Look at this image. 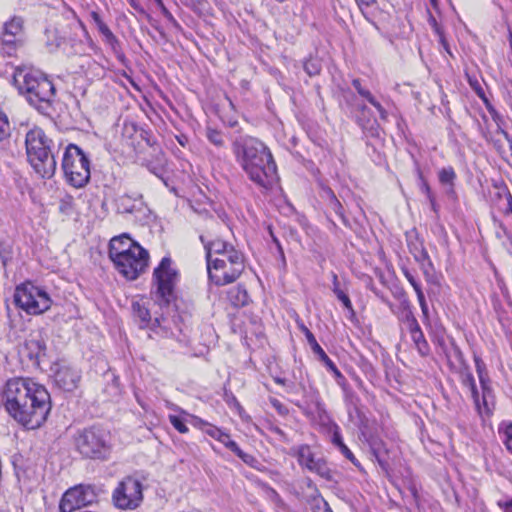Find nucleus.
<instances>
[{
    "label": "nucleus",
    "instance_id": "nucleus-1",
    "mask_svg": "<svg viewBox=\"0 0 512 512\" xmlns=\"http://www.w3.org/2000/svg\"><path fill=\"white\" fill-rule=\"evenodd\" d=\"M5 410L26 429H37L47 420L51 399L47 389L30 378L15 377L7 380L3 389Z\"/></svg>",
    "mask_w": 512,
    "mask_h": 512
},
{
    "label": "nucleus",
    "instance_id": "nucleus-2",
    "mask_svg": "<svg viewBox=\"0 0 512 512\" xmlns=\"http://www.w3.org/2000/svg\"><path fill=\"white\" fill-rule=\"evenodd\" d=\"M232 150L248 178L257 186L268 190L277 181V166L269 148L260 140L240 136L232 143Z\"/></svg>",
    "mask_w": 512,
    "mask_h": 512
},
{
    "label": "nucleus",
    "instance_id": "nucleus-3",
    "mask_svg": "<svg viewBox=\"0 0 512 512\" xmlns=\"http://www.w3.org/2000/svg\"><path fill=\"white\" fill-rule=\"evenodd\" d=\"M13 82L27 100L39 107L42 103H50L55 96V87L48 77L40 70L30 66L17 67L13 74Z\"/></svg>",
    "mask_w": 512,
    "mask_h": 512
},
{
    "label": "nucleus",
    "instance_id": "nucleus-4",
    "mask_svg": "<svg viewBox=\"0 0 512 512\" xmlns=\"http://www.w3.org/2000/svg\"><path fill=\"white\" fill-rule=\"evenodd\" d=\"M29 163L42 178H51L56 171L54 143L39 127L30 129L25 138Z\"/></svg>",
    "mask_w": 512,
    "mask_h": 512
},
{
    "label": "nucleus",
    "instance_id": "nucleus-5",
    "mask_svg": "<svg viewBox=\"0 0 512 512\" xmlns=\"http://www.w3.org/2000/svg\"><path fill=\"white\" fill-rule=\"evenodd\" d=\"M74 443L77 451L90 459H107L112 447L110 433L96 426L79 430Z\"/></svg>",
    "mask_w": 512,
    "mask_h": 512
},
{
    "label": "nucleus",
    "instance_id": "nucleus-6",
    "mask_svg": "<svg viewBox=\"0 0 512 512\" xmlns=\"http://www.w3.org/2000/svg\"><path fill=\"white\" fill-rule=\"evenodd\" d=\"M62 169L67 182L75 188L84 187L90 180V160L75 144L66 147Z\"/></svg>",
    "mask_w": 512,
    "mask_h": 512
},
{
    "label": "nucleus",
    "instance_id": "nucleus-7",
    "mask_svg": "<svg viewBox=\"0 0 512 512\" xmlns=\"http://www.w3.org/2000/svg\"><path fill=\"white\" fill-rule=\"evenodd\" d=\"M229 253L215 257L207 264L209 279L218 286L234 282L244 270L242 253L237 250H230Z\"/></svg>",
    "mask_w": 512,
    "mask_h": 512
},
{
    "label": "nucleus",
    "instance_id": "nucleus-8",
    "mask_svg": "<svg viewBox=\"0 0 512 512\" xmlns=\"http://www.w3.org/2000/svg\"><path fill=\"white\" fill-rule=\"evenodd\" d=\"M14 301L21 309L33 315L44 313L52 304V300L46 290L35 286L31 282L17 286Z\"/></svg>",
    "mask_w": 512,
    "mask_h": 512
},
{
    "label": "nucleus",
    "instance_id": "nucleus-9",
    "mask_svg": "<svg viewBox=\"0 0 512 512\" xmlns=\"http://www.w3.org/2000/svg\"><path fill=\"white\" fill-rule=\"evenodd\" d=\"M153 279L156 286L155 300L160 305H168L174 298V288L178 280V273L172 267L169 257H164L154 269Z\"/></svg>",
    "mask_w": 512,
    "mask_h": 512
},
{
    "label": "nucleus",
    "instance_id": "nucleus-10",
    "mask_svg": "<svg viewBox=\"0 0 512 512\" xmlns=\"http://www.w3.org/2000/svg\"><path fill=\"white\" fill-rule=\"evenodd\" d=\"M143 484L132 476L120 481L112 493V501L120 510H135L142 504Z\"/></svg>",
    "mask_w": 512,
    "mask_h": 512
},
{
    "label": "nucleus",
    "instance_id": "nucleus-11",
    "mask_svg": "<svg viewBox=\"0 0 512 512\" xmlns=\"http://www.w3.org/2000/svg\"><path fill=\"white\" fill-rule=\"evenodd\" d=\"M149 253L144 248L132 249V252L125 254L115 260V269L127 280L137 279L148 267Z\"/></svg>",
    "mask_w": 512,
    "mask_h": 512
},
{
    "label": "nucleus",
    "instance_id": "nucleus-12",
    "mask_svg": "<svg viewBox=\"0 0 512 512\" xmlns=\"http://www.w3.org/2000/svg\"><path fill=\"white\" fill-rule=\"evenodd\" d=\"M96 494L91 486L78 485L67 490L60 501L61 512H73L95 501Z\"/></svg>",
    "mask_w": 512,
    "mask_h": 512
},
{
    "label": "nucleus",
    "instance_id": "nucleus-13",
    "mask_svg": "<svg viewBox=\"0 0 512 512\" xmlns=\"http://www.w3.org/2000/svg\"><path fill=\"white\" fill-rule=\"evenodd\" d=\"M1 41L3 52L8 56H12L17 48L23 45L24 30L22 18L13 17L4 24Z\"/></svg>",
    "mask_w": 512,
    "mask_h": 512
},
{
    "label": "nucleus",
    "instance_id": "nucleus-14",
    "mask_svg": "<svg viewBox=\"0 0 512 512\" xmlns=\"http://www.w3.org/2000/svg\"><path fill=\"white\" fill-rule=\"evenodd\" d=\"M297 459L299 464L309 471L316 473L326 480L332 479L331 469L327 462L323 458H316L309 446L302 445L298 448Z\"/></svg>",
    "mask_w": 512,
    "mask_h": 512
},
{
    "label": "nucleus",
    "instance_id": "nucleus-15",
    "mask_svg": "<svg viewBox=\"0 0 512 512\" xmlns=\"http://www.w3.org/2000/svg\"><path fill=\"white\" fill-rule=\"evenodd\" d=\"M80 380V371L70 366H60L54 374L56 385L64 391L75 390Z\"/></svg>",
    "mask_w": 512,
    "mask_h": 512
},
{
    "label": "nucleus",
    "instance_id": "nucleus-16",
    "mask_svg": "<svg viewBox=\"0 0 512 512\" xmlns=\"http://www.w3.org/2000/svg\"><path fill=\"white\" fill-rule=\"evenodd\" d=\"M46 344L42 332L39 330L32 331L26 338L22 353L30 360H38L45 355Z\"/></svg>",
    "mask_w": 512,
    "mask_h": 512
},
{
    "label": "nucleus",
    "instance_id": "nucleus-17",
    "mask_svg": "<svg viewBox=\"0 0 512 512\" xmlns=\"http://www.w3.org/2000/svg\"><path fill=\"white\" fill-rule=\"evenodd\" d=\"M143 248L127 234L115 236L109 243V258L111 261L132 252V249Z\"/></svg>",
    "mask_w": 512,
    "mask_h": 512
},
{
    "label": "nucleus",
    "instance_id": "nucleus-18",
    "mask_svg": "<svg viewBox=\"0 0 512 512\" xmlns=\"http://www.w3.org/2000/svg\"><path fill=\"white\" fill-rule=\"evenodd\" d=\"M302 330L305 334V337H306L311 349L313 350V352L315 354H317L319 356V359L324 363V365L328 368V370H330L335 375V377L337 379H343L344 378L343 375L338 370V368L336 367L334 362L327 356L325 351L318 344L313 333L306 327H303Z\"/></svg>",
    "mask_w": 512,
    "mask_h": 512
},
{
    "label": "nucleus",
    "instance_id": "nucleus-19",
    "mask_svg": "<svg viewBox=\"0 0 512 512\" xmlns=\"http://www.w3.org/2000/svg\"><path fill=\"white\" fill-rule=\"evenodd\" d=\"M200 240L204 243L207 264L215 260V257H223V254H230V250H236L232 245L220 239L206 243L204 237L201 236Z\"/></svg>",
    "mask_w": 512,
    "mask_h": 512
},
{
    "label": "nucleus",
    "instance_id": "nucleus-20",
    "mask_svg": "<svg viewBox=\"0 0 512 512\" xmlns=\"http://www.w3.org/2000/svg\"><path fill=\"white\" fill-rule=\"evenodd\" d=\"M132 314L140 328L148 327L152 320L150 311L143 299L132 302Z\"/></svg>",
    "mask_w": 512,
    "mask_h": 512
},
{
    "label": "nucleus",
    "instance_id": "nucleus-21",
    "mask_svg": "<svg viewBox=\"0 0 512 512\" xmlns=\"http://www.w3.org/2000/svg\"><path fill=\"white\" fill-rule=\"evenodd\" d=\"M474 361L476 372L478 374V378L483 391V403L484 406H486V398L491 394L490 379L487 373L485 363L479 357H475Z\"/></svg>",
    "mask_w": 512,
    "mask_h": 512
},
{
    "label": "nucleus",
    "instance_id": "nucleus-22",
    "mask_svg": "<svg viewBox=\"0 0 512 512\" xmlns=\"http://www.w3.org/2000/svg\"><path fill=\"white\" fill-rule=\"evenodd\" d=\"M352 85L357 90V92L359 93L360 96L365 98L372 106H374L377 109V111L379 112L380 117L382 119L387 118L386 110L383 108V106L380 104V102H378L375 99V97L371 94V92L369 90L362 87L359 79H354L352 81Z\"/></svg>",
    "mask_w": 512,
    "mask_h": 512
},
{
    "label": "nucleus",
    "instance_id": "nucleus-23",
    "mask_svg": "<svg viewBox=\"0 0 512 512\" xmlns=\"http://www.w3.org/2000/svg\"><path fill=\"white\" fill-rule=\"evenodd\" d=\"M228 299L236 307H243L249 303V295L242 286L231 288L228 291Z\"/></svg>",
    "mask_w": 512,
    "mask_h": 512
},
{
    "label": "nucleus",
    "instance_id": "nucleus-24",
    "mask_svg": "<svg viewBox=\"0 0 512 512\" xmlns=\"http://www.w3.org/2000/svg\"><path fill=\"white\" fill-rule=\"evenodd\" d=\"M321 197L328 202L329 207L338 214L342 219L343 217V207L340 201L337 199L335 193L329 187H325L322 190Z\"/></svg>",
    "mask_w": 512,
    "mask_h": 512
},
{
    "label": "nucleus",
    "instance_id": "nucleus-25",
    "mask_svg": "<svg viewBox=\"0 0 512 512\" xmlns=\"http://www.w3.org/2000/svg\"><path fill=\"white\" fill-rule=\"evenodd\" d=\"M409 332L411 334V338H412L418 352L422 356H426L429 353V345L424 337V334H423L420 326L417 327L416 329L410 330Z\"/></svg>",
    "mask_w": 512,
    "mask_h": 512
},
{
    "label": "nucleus",
    "instance_id": "nucleus-26",
    "mask_svg": "<svg viewBox=\"0 0 512 512\" xmlns=\"http://www.w3.org/2000/svg\"><path fill=\"white\" fill-rule=\"evenodd\" d=\"M498 432L506 449L512 453V422H502Z\"/></svg>",
    "mask_w": 512,
    "mask_h": 512
},
{
    "label": "nucleus",
    "instance_id": "nucleus-27",
    "mask_svg": "<svg viewBox=\"0 0 512 512\" xmlns=\"http://www.w3.org/2000/svg\"><path fill=\"white\" fill-rule=\"evenodd\" d=\"M333 279V292L337 298L342 302L344 307L353 313V306L347 294H345L339 287L338 277L335 273H332Z\"/></svg>",
    "mask_w": 512,
    "mask_h": 512
},
{
    "label": "nucleus",
    "instance_id": "nucleus-28",
    "mask_svg": "<svg viewBox=\"0 0 512 512\" xmlns=\"http://www.w3.org/2000/svg\"><path fill=\"white\" fill-rule=\"evenodd\" d=\"M463 384L467 386L470 391L472 398L474 400V404L479 412H481V406H480V399H479V393L476 387L475 379L472 376V374H467L463 379Z\"/></svg>",
    "mask_w": 512,
    "mask_h": 512
},
{
    "label": "nucleus",
    "instance_id": "nucleus-29",
    "mask_svg": "<svg viewBox=\"0 0 512 512\" xmlns=\"http://www.w3.org/2000/svg\"><path fill=\"white\" fill-rule=\"evenodd\" d=\"M99 32L103 35L105 42L114 50L116 51L117 47L119 46V42L113 32L110 30V28L105 24H101L98 27Z\"/></svg>",
    "mask_w": 512,
    "mask_h": 512
},
{
    "label": "nucleus",
    "instance_id": "nucleus-30",
    "mask_svg": "<svg viewBox=\"0 0 512 512\" xmlns=\"http://www.w3.org/2000/svg\"><path fill=\"white\" fill-rule=\"evenodd\" d=\"M438 178L441 184L453 187L456 173L452 167H445L439 171Z\"/></svg>",
    "mask_w": 512,
    "mask_h": 512
},
{
    "label": "nucleus",
    "instance_id": "nucleus-31",
    "mask_svg": "<svg viewBox=\"0 0 512 512\" xmlns=\"http://www.w3.org/2000/svg\"><path fill=\"white\" fill-rule=\"evenodd\" d=\"M206 136L210 143L216 147H222L225 143L223 134L215 129L207 128Z\"/></svg>",
    "mask_w": 512,
    "mask_h": 512
},
{
    "label": "nucleus",
    "instance_id": "nucleus-32",
    "mask_svg": "<svg viewBox=\"0 0 512 512\" xmlns=\"http://www.w3.org/2000/svg\"><path fill=\"white\" fill-rule=\"evenodd\" d=\"M305 72L309 76H315L318 75L321 71V64L316 59H308L303 64Z\"/></svg>",
    "mask_w": 512,
    "mask_h": 512
},
{
    "label": "nucleus",
    "instance_id": "nucleus-33",
    "mask_svg": "<svg viewBox=\"0 0 512 512\" xmlns=\"http://www.w3.org/2000/svg\"><path fill=\"white\" fill-rule=\"evenodd\" d=\"M10 135V124L7 115L0 110V141H3Z\"/></svg>",
    "mask_w": 512,
    "mask_h": 512
},
{
    "label": "nucleus",
    "instance_id": "nucleus-34",
    "mask_svg": "<svg viewBox=\"0 0 512 512\" xmlns=\"http://www.w3.org/2000/svg\"><path fill=\"white\" fill-rule=\"evenodd\" d=\"M486 108L489 114L491 115L493 121L497 125V132L501 134V130H504L502 128L503 117L496 111V109L489 102L486 103Z\"/></svg>",
    "mask_w": 512,
    "mask_h": 512
},
{
    "label": "nucleus",
    "instance_id": "nucleus-35",
    "mask_svg": "<svg viewBox=\"0 0 512 512\" xmlns=\"http://www.w3.org/2000/svg\"><path fill=\"white\" fill-rule=\"evenodd\" d=\"M169 422L179 433L185 434L189 431L184 421L176 415H169Z\"/></svg>",
    "mask_w": 512,
    "mask_h": 512
},
{
    "label": "nucleus",
    "instance_id": "nucleus-36",
    "mask_svg": "<svg viewBox=\"0 0 512 512\" xmlns=\"http://www.w3.org/2000/svg\"><path fill=\"white\" fill-rule=\"evenodd\" d=\"M469 84L471 86V88L475 91V93L477 94V96L482 99L484 101V103L486 104L488 101L486 95H485V92L482 88V86L480 85V83L478 82V80L476 79H471L469 78Z\"/></svg>",
    "mask_w": 512,
    "mask_h": 512
},
{
    "label": "nucleus",
    "instance_id": "nucleus-37",
    "mask_svg": "<svg viewBox=\"0 0 512 512\" xmlns=\"http://www.w3.org/2000/svg\"><path fill=\"white\" fill-rule=\"evenodd\" d=\"M403 273H404V276L407 279V281L413 287L416 295L423 292L420 283L416 280V278L413 276V274L409 270H404Z\"/></svg>",
    "mask_w": 512,
    "mask_h": 512
},
{
    "label": "nucleus",
    "instance_id": "nucleus-38",
    "mask_svg": "<svg viewBox=\"0 0 512 512\" xmlns=\"http://www.w3.org/2000/svg\"><path fill=\"white\" fill-rule=\"evenodd\" d=\"M418 173H419V178H420V181H421V190L427 195V197L429 198V200H430V202L432 204L433 209H435L434 198L432 196L429 184L423 178L422 172L419 171Z\"/></svg>",
    "mask_w": 512,
    "mask_h": 512
},
{
    "label": "nucleus",
    "instance_id": "nucleus-39",
    "mask_svg": "<svg viewBox=\"0 0 512 512\" xmlns=\"http://www.w3.org/2000/svg\"><path fill=\"white\" fill-rule=\"evenodd\" d=\"M405 323H406L407 328H408L409 331L419 327V324H418L415 316L413 315V313L411 311H409L406 314V316H405Z\"/></svg>",
    "mask_w": 512,
    "mask_h": 512
},
{
    "label": "nucleus",
    "instance_id": "nucleus-40",
    "mask_svg": "<svg viewBox=\"0 0 512 512\" xmlns=\"http://www.w3.org/2000/svg\"><path fill=\"white\" fill-rule=\"evenodd\" d=\"M203 432L217 440V438L220 437L222 430L209 423L208 425H206Z\"/></svg>",
    "mask_w": 512,
    "mask_h": 512
},
{
    "label": "nucleus",
    "instance_id": "nucleus-41",
    "mask_svg": "<svg viewBox=\"0 0 512 512\" xmlns=\"http://www.w3.org/2000/svg\"><path fill=\"white\" fill-rule=\"evenodd\" d=\"M417 299H418V302H419V305H420L421 311H422V313H423V316H424L426 319H428L429 311H428V305H427V303H426L424 293H423V292H421V293L417 294Z\"/></svg>",
    "mask_w": 512,
    "mask_h": 512
},
{
    "label": "nucleus",
    "instance_id": "nucleus-42",
    "mask_svg": "<svg viewBox=\"0 0 512 512\" xmlns=\"http://www.w3.org/2000/svg\"><path fill=\"white\" fill-rule=\"evenodd\" d=\"M131 200V197L128 196V195H124L122 196L119 201H120V205L123 207V211L124 212H127V213H132L135 209V205H131V206H125V202H129Z\"/></svg>",
    "mask_w": 512,
    "mask_h": 512
},
{
    "label": "nucleus",
    "instance_id": "nucleus-43",
    "mask_svg": "<svg viewBox=\"0 0 512 512\" xmlns=\"http://www.w3.org/2000/svg\"><path fill=\"white\" fill-rule=\"evenodd\" d=\"M238 457L243 461L245 462L246 464L250 465V466H253L255 462H257V460L255 459L254 456L250 455V454H247L245 453L244 451H241V454L238 455Z\"/></svg>",
    "mask_w": 512,
    "mask_h": 512
},
{
    "label": "nucleus",
    "instance_id": "nucleus-44",
    "mask_svg": "<svg viewBox=\"0 0 512 512\" xmlns=\"http://www.w3.org/2000/svg\"><path fill=\"white\" fill-rule=\"evenodd\" d=\"M341 453L347 458L349 459L352 463L355 464V457L353 455V453L349 450V448L344 444V443H341V446L339 447Z\"/></svg>",
    "mask_w": 512,
    "mask_h": 512
},
{
    "label": "nucleus",
    "instance_id": "nucleus-45",
    "mask_svg": "<svg viewBox=\"0 0 512 512\" xmlns=\"http://www.w3.org/2000/svg\"><path fill=\"white\" fill-rule=\"evenodd\" d=\"M191 418H192V424H193L195 427H197V428L201 429L202 431H204V429H205L206 425H208V424H209L208 422H206V421L202 420L201 418H199V417H197V416H191Z\"/></svg>",
    "mask_w": 512,
    "mask_h": 512
},
{
    "label": "nucleus",
    "instance_id": "nucleus-46",
    "mask_svg": "<svg viewBox=\"0 0 512 512\" xmlns=\"http://www.w3.org/2000/svg\"><path fill=\"white\" fill-rule=\"evenodd\" d=\"M332 442L338 448L341 446V443H344L342 441V436H341V434L339 432V428L337 426L335 427V430H334L333 435H332Z\"/></svg>",
    "mask_w": 512,
    "mask_h": 512
},
{
    "label": "nucleus",
    "instance_id": "nucleus-47",
    "mask_svg": "<svg viewBox=\"0 0 512 512\" xmlns=\"http://www.w3.org/2000/svg\"><path fill=\"white\" fill-rule=\"evenodd\" d=\"M162 12H163L164 16L167 18V20L171 23L172 26L179 27V24L176 21V19L165 7H162Z\"/></svg>",
    "mask_w": 512,
    "mask_h": 512
},
{
    "label": "nucleus",
    "instance_id": "nucleus-48",
    "mask_svg": "<svg viewBox=\"0 0 512 512\" xmlns=\"http://www.w3.org/2000/svg\"><path fill=\"white\" fill-rule=\"evenodd\" d=\"M229 450H231L232 452H234L237 456L239 454H241V449L239 448V446L237 445V443L233 440H230V442H228V445L227 447Z\"/></svg>",
    "mask_w": 512,
    "mask_h": 512
},
{
    "label": "nucleus",
    "instance_id": "nucleus-49",
    "mask_svg": "<svg viewBox=\"0 0 512 512\" xmlns=\"http://www.w3.org/2000/svg\"><path fill=\"white\" fill-rule=\"evenodd\" d=\"M229 450H231L232 452H234L237 456L239 454H241V449L239 448V446L237 445V443L233 440H230V442H228V445L227 447Z\"/></svg>",
    "mask_w": 512,
    "mask_h": 512
},
{
    "label": "nucleus",
    "instance_id": "nucleus-50",
    "mask_svg": "<svg viewBox=\"0 0 512 512\" xmlns=\"http://www.w3.org/2000/svg\"><path fill=\"white\" fill-rule=\"evenodd\" d=\"M230 440V435L223 431L221 432L220 437L217 438V441L221 442L225 447H227L228 442H230Z\"/></svg>",
    "mask_w": 512,
    "mask_h": 512
},
{
    "label": "nucleus",
    "instance_id": "nucleus-51",
    "mask_svg": "<svg viewBox=\"0 0 512 512\" xmlns=\"http://www.w3.org/2000/svg\"><path fill=\"white\" fill-rule=\"evenodd\" d=\"M498 505L504 510V512H512V499L507 502H498Z\"/></svg>",
    "mask_w": 512,
    "mask_h": 512
},
{
    "label": "nucleus",
    "instance_id": "nucleus-52",
    "mask_svg": "<svg viewBox=\"0 0 512 512\" xmlns=\"http://www.w3.org/2000/svg\"><path fill=\"white\" fill-rule=\"evenodd\" d=\"M191 5L194 9L202 10L205 6V2L203 0H191Z\"/></svg>",
    "mask_w": 512,
    "mask_h": 512
},
{
    "label": "nucleus",
    "instance_id": "nucleus-53",
    "mask_svg": "<svg viewBox=\"0 0 512 512\" xmlns=\"http://www.w3.org/2000/svg\"><path fill=\"white\" fill-rule=\"evenodd\" d=\"M91 17H92V19H93L94 23L96 24L97 28H98L101 24H103V23H104V22H103V20L101 19L100 15H99L97 12H92V13H91Z\"/></svg>",
    "mask_w": 512,
    "mask_h": 512
},
{
    "label": "nucleus",
    "instance_id": "nucleus-54",
    "mask_svg": "<svg viewBox=\"0 0 512 512\" xmlns=\"http://www.w3.org/2000/svg\"><path fill=\"white\" fill-rule=\"evenodd\" d=\"M506 200H507L506 213L512 214V195L510 193L506 194Z\"/></svg>",
    "mask_w": 512,
    "mask_h": 512
},
{
    "label": "nucleus",
    "instance_id": "nucleus-55",
    "mask_svg": "<svg viewBox=\"0 0 512 512\" xmlns=\"http://www.w3.org/2000/svg\"><path fill=\"white\" fill-rule=\"evenodd\" d=\"M356 2L358 3L359 6H370L374 0H356Z\"/></svg>",
    "mask_w": 512,
    "mask_h": 512
},
{
    "label": "nucleus",
    "instance_id": "nucleus-56",
    "mask_svg": "<svg viewBox=\"0 0 512 512\" xmlns=\"http://www.w3.org/2000/svg\"><path fill=\"white\" fill-rule=\"evenodd\" d=\"M231 402L234 404V406H235L237 409H241V405H240V403L237 401V399H236L234 396H231Z\"/></svg>",
    "mask_w": 512,
    "mask_h": 512
},
{
    "label": "nucleus",
    "instance_id": "nucleus-57",
    "mask_svg": "<svg viewBox=\"0 0 512 512\" xmlns=\"http://www.w3.org/2000/svg\"><path fill=\"white\" fill-rule=\"evenodd\" d=\"M274 431H275L277 434H279V435H281V436H284V433H283V431H282L280 428H275V429H274Z\"/></svg>",
    "mask_w": 512,
    "mask_h": 512
},
{
    "label": "nucleus",
    "instance_id": "nucleus-58",
    "mask_svg": "<svg viewBox=\"0 0 512 512\" xmlns=\"http://www.w3.org/2000/svg\"><path fill=\"white\" fill-rule=\"evenodd\" d=\"M271 236L273 237V241L280 246L279 241L273 236L272 232L270 231Z\"/></svg>",
    "mask_w": 512,
    "mask_h": 512
},
{
    "label": "nucleus",
    "instance_id": "nucleus-59",
    "mask_svg": "<svg viewBox=\"0 0 512 512\" xmlns=\"http://www.w3.org/2000/svg\"><path fill=\"white\" fill-rule=\"evenodd\" d=\"M276 382L279 383V384H283L284 383V381L282 379H280V378H277Z\"/></svg>",
    "mask_w": 512,
    "mask_h": 512
}]
</instances>
